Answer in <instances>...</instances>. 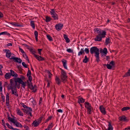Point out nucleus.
Returning <instances> with one entry per match:
<instances>
[{
  "label": "nucleus",
  "mask_w": 130,
  "mask_h": 130,
  "mask_svg": "<svg viewBox=\"0 0 130 130\" xmlns=\"http://www.w3.org/2000/svg\"><path fill=\"white\" fill-rule=\"evenodd\" d=\"M94 30L95 32H97L98 34L94 39L95 41H101L102 38L105 37L106 32L105 31L101 30L98 28H94Z\"/></svg>",
  "instance_id": "1"
},
{
  "label": "nucleus",
  "mask_w": 130,
  "mask_h": 130,
  "mask_svg": "<svg viewBox=\"0 0 130 130\" xmlns=\"http://www.w3.org/2000/svg\"><path fill=\"white\" fill-rule=\"evenodd\" d=\"M90 52L91 54H95L94 56L96 57V60L98 63L100 60L99 49L96 47H92L90 48Z\"/></svg>",
  "instance_id": "2"
},
{
  "label": "nucleus",
  "mask_w": 130,
  "mask_h": 130,
  "mask_svg": "<svg viewBox=\"0 0 130 130\" xmlns=\"http://www.w3.org/2000/svg\"><path fill=\"white\" fill-rule=\"evenodd\" d=\"M61 79L63 83H65L67 81V76L65 71L62 69H61Z\"/></svg>",
  "instance_id": "3"
},
{
  "label": "nucleus",
  "mask_w": 130,
  "mask_h": 130,
  "mask_svg": "<svg viewBox=\"0 0 130 130\" xmlns=\"http://www.w3.org/2000/svg\"><path fill=\"white\" fill-rule=\"evenodd\" d=\"M22 109L26 114L30 116L31 117H32L31 112L32 111V110L30 107H28L26 108H23Z\"/></svg>",
  "instance_id": "4"
},
{
  "label": "nucleus",
  "mask_w": 130,
  "mask_h": 130,
  "mask_svg": "<svg viewBox=\"0 0 130 130\" xmlns=\"http://www.w3.org/2000/svg\"><path fill=\"white\" fill-rule=\"evenodd\" d=\"M84 105L85 107L87 109V113L89 114H91V111L92 109V107L91 104L89 102H86Z\"/></svg>",
  "instance_id": "5"
},
{
  "label": "nucleus",
  "mask_w": 130,
  "mask_h": 130,
  "mask_svg": "<svg viewBox=\"0 0 130 130\" xmlns=\"http://www.w3.org/2000/svg\"><path fill=\"white\" fill-rule=\"evenodd\" d=\"M15 85H16L17 84V83H18L19 84H22V87L24 88H25V87L26 86V82H24L20 78H15Z\"/></svg>",
  "instance_id": "6"
},
{
  "label": "nucleus",
  "mask_w": 130,
  "mask_h": 130,
  "mask_svg": "<svg viewBox=\"0 0 130 130\" xmlns=\"http://www.w3.org/2000/svg\"><path fill=\"white\" fill-rule=\"evenodd\" d=\"M50 12L51 15L52 17L53 18L54 20L58 19V17L57 14L55 13L54 9H52Z\"/></svg>",
  "instance_id": "7"
},
{
  "label": "nucleus",
  "mask_w": 130,
  "mask_h": 130,
  "mask_svg": "<svg viewBox=\"0 0 130 130\" xmlns=\"http://www.w3.org/2000/svg\"><path fill=\"white\" fill-rule=\"evenodd\" d=\"M32 53L34 55V56L38 60L40 61H43L44 60V59L41 56H40L36 54L35 53V52L34 51H32Z\"/></svg>",
  "instance_id": "8"
},
{
  "label": "nucleus",
  "mask_w": 130,
  "mask_h": 130,
  "mask_svg": "<svg viewBox=\"0 0 130 130\" xmlns=\"http://www.w3.org/2000/svg\"><path fill=\"white\" fill-rule=\"evenodd\" d=\"M63 26V24H62L59 23L56 24L55 27L56 29L58 31L60 30Z\"/></svg>",
  "instance_id": "9"
},
{
  "label": "nucleus",
  "mask_w": 130,
  "mask_h": 130,
  "mask_svg": "<svg viewBox=\"0 0 130 130\" xmlns=\"http://www.w3.org/2000/svg\"><path fill=\"white\" fill-rule=\"evenodd\" d=\"M99 109L100 111L102 114L104 115L106 114V112L105 111V109L104 107L103 106H100L99 107Z\"/></svg>",
  "instance_id": "10"
},
{
  "label": "nucleus",
  "mask_w": 130,
  "mask_h": 130,
  "mask_svg": "<svg viewBox=\"0 0 130 130\" xmlns=\"http://www.w3.org/2000/svg\"><path fill=\"white\" fill-rule=\"evenodd\" d=\"M8 90H10L11 89V90H13L15 88H16V87L13 84H10V85H8L7 87Z\"/></svg>",
  "instance_id": "11"
},
{
  "label": "nucleus",
  "mask_w": 130,
  "mask_h": 130,
  "mask_svg": "<svg viewBox=\"0 0 130 130\" xmlns=\"http://www.w3.org/2000/svg\"><path fill=\"white\" fill-rule=\"evenodd\" d=\"M5 52H6V56L7 58H9L11 56V53L10 51L9 50H5Z\"/></svg>",
  "instance_id": "12"
},
{
  "label": "nucleus",
  "mask_w": 130,
  "mask_h": 130,
  "mask_svg": "<svg viewBox=\"0 0 130 130\" xmlns=\"http://www.w3.org/2000/svg\"><path fill=\"white\" fill-rule=\"evenodd\" d=\"M62 63L63 66L64 68L66 69L67 70L68 68L67 66V61L65 59H62Z\"/></svg>",
  "instance_id": "13"
},
{
  "label": "nucleus",
  "mask_w": 130,
  "mask_h": 130,
  "mask_svg": "<svg viewBox=\"0 0 130 130\" xmlns=\"http://www.w3.org/2000/svg\"><path fill=\"white\" fill-rule=\"evenodd\" d=\"M10 74L11 76L13 77H17L18 76V75L17 73L15 72L13 70H10Z\"/></svg>",
  "instance_id": "14"
},
{
  "label": "nucleus",
  "mask_w": 130,
  "mask_h": 130,
  "mask_svg": "<svg viewBox=\"0 0 130 130\" xmlns=\"http://www.w3.org/2000/svg\"><path fill=\"white\" fill-rule=\"evenodd\" d=\"M31 75V72L30 70H28L27 74V76L29 80H32Z\"/></svg>",
  "instance_id": "15"
},
{
  "label": "nucleus",
  "mask_w": 130,
  "mask_h": 130,
  "mask_svg": "<svg viewBox=\"0 0 130 130\" xmlns=\"http://www.w3.org/2000/svg\"><path fill=\"white\" fill-rule=\"evenodd\" d=\"M55 80L57 84L59 85L60 84L61 81L59 77L56 76L55 78Z\"/></svg>",
  "instance_id": "16"
},
{
  "label": "nucleus",
  "mask_w": 130,
  "mask_h": 130,
  "mask_svg": "<svg viewBox=\"0 0 130 130\" xmlns=\"http://www.w3.org/2000/svg\"><path fill=\"white\" fill-rule=\"evenodd\" d=\"M11 59H13V60H14V61L16 62H19V63H21L22 60L20 59H19L17 57H13L11 58Z\"/></svg>",
  "instance_id": "17"
},
{
  "label": "nucleus",
  "mask_w": 130,
  "mask_h": 130,
  "mask_svg": "<svg viewBox=\"0 0 130 130\" xmlns=\"http://www.w3.org/2000/svg\"><path fill=\"white\" fill-rule=\"evenodd\" d=\"M17 113V114L20 116H23V112L20 110L19 108H17L16 110Z\"/></svg>",
  "instance_id": "18"
},
{
  "label": "nucleus",
  "mask_w": 130,
  "mask_h": 130,
  "mask_svg": "<svg viewBox=\"0 0 130 130\" xmlns=\"http://www.w3.org/2000/svg\"><path fill=\"white\" fill-rule=\"evenodd\" d=\"M11 91L12 94L14 95L17 97L18 96V95L17 93V91L16 88H15L14 89Z\"/></svg>",
  "instance_id": "19"
},
{
  "label": "nucleus",
  "mask_w": 130,
  "mask_h": 130,
  "mask_svg": "<svg viewBox=\"0 0 130 130\" xmlns=\"http://www.w3.org/2000/svg\"><path fill=\"white\" fill-rule=\"evenodd\" d=\"M39 124L40 123L36 120H35L33 121L31 124V125L32 126H34V127H36L38 126Z\"/></svg>",
  "instance_id": "20"
},
{
  "label": "nucleus",
  "mask_w": 130,
  "mask_h": 130,
  "mask_svg": "<svg viewBox=\"0 0 130 130\" xmlns=\"http://www.w3.org/2000/svg\"><path fill=\"white\" fill-rule=\"evenodd\" d=\"M10 24L12 25L17 27H22L23 25H20V24H18L17 23L15 22H12L10 23Z\"/></svg>",
  "instance_id": "21"
},
{
  "label": "nucleus",
  "mask_w": 130,
  "mask_h": 130,
  "mask_svg": "<svg viewBox=\"0 0 130 130\" xmlns=\"http://www.w3.org/2000/svg\"><path fill=\"white\" fill-rule=\"evenodd\" d=\"M14 124L17 127H20L21 128L23 127V126L20 123L18 122L17 120Z\"/></svg>",
  "instance_id": "22"
},
{
  "label": "nucleus",
  "mask_w": 130,
  "mask_h": 130,
  "mask_svg": "<svg viewBox=\"0 0 130 130\" xmlns=\"http://www.w3.org/2000/svg\"><path fill=\"white\" fill-rule=\"evenodd\" d=\"M30 89L31 90H32L34 92H35L37 91V87L35 85H34L33 86L32 85Z\"/></svg>",
  "instance_id": "23"
},
{
  "label": "nucleus",
  "mask_w": 130,
  "mask_h": 130,
  "mask_svg": "<svg viewBox=\"0 0 130 130\" xmlns=\"http://www.w3.org/2000/svg\"><path fill=\"white\" fill-rule=\"evenodd\" d=\"M119 119L120 121H125L126 120V118L124 116H123L119 117Z\"/></svg>",
  "instance_id": "24"
},
{
  "label": "nucleus",
  "mask_w": 130,
  "mask_h": 130,
  "mask_svg": "<svg viewBox=\"0 0 130 130\" xmlns=\"http://www.w3.org/2000/svg\"><path fill=\"white\" fill-rule=\"evenodd\" d=\"M11 76L10 73L8 72L6 73L5 75V78L6 79H8L10 78Z\"/></svg>",
  "instance_id": "25"
},
{
  "label": "nucleus",
  "mask_w": 130,
  "mask_h": 130,
  "mask_svg": "<svg viewBox=\"0 0 130 130\" xmlns=\"http://www.w3.org/2000/svg\"><path fill=\"white\" fill-rule=\"evenodd\" d=\"M108 125V127L107 129H106L105 130H113V127L111 125V123L109 122Z\"/></svg>",
  "instance_id": "26"
},
{
  "label": "nucleus",
  "mask_w": 130,
  "mask_h": 130,
  "mask_svg": "<svg viewBox=\"0 0 130 130\" xmlns=\"http://www.w3.org/2000/svg\"><path fill=\"white\" fill-rule=\"evenodd\" d=\"M85 101V100L82 98H79L78 100V102L79 104L84 103Z\"/></svg>",
  "instance_id": "27"
},
{
  "label": "nucleus",
  "mask_w": 130,
  "mask_h": 130,
  "mask_svg": "<svg viewBox=\"0 0 130 130\" xmlns=\"http://www.w3.org/2000/svg\"><path fill=\"white\" fill-rule=\"evenodd\" d=\"M32 80H28L27 81V83L28 84V87L30 88L32 86V83L31 82Z\"/></svg>",
  "instance_id": "28"
},
{
  "label": "nucleus",
  "mask_w": 130,
  "mask_h": 130,
  "mask_svg": "<svg viewBox=\"0 0 130 130\" xmlns=\"http://www.w3.org/2000/svg\"><path fill=\"white\" fill-rule=\"evenodd\" d=\"M63 37L64 39L66 40L67 42L68 43L70 42V40L68 37V36L64 34L63 35Z\"/></svg>",
  "instance_id": "29"
},
{
  "label": "nucleus",
  "mask_w": 130,
  "mask_h": 130,
  "mask_svg": "<svg viewBox=\"0 0 130 130\" xmlns=\"http://www.w3.org/2000/svg\"><path fill=\"white\" fill-rule=\"evenodd\" d=\"M30 25L32 27L33 29H35V22L34 21H31L30 22Z\"/></svg>",
  "instance_id": "30"
},
{
  "label": "nucleus",
  "mask_w": 130,
  "mask_h": 130,
  "mask_svg": "<svg viewBox=\"0 0 130 130\" xmlns=\"http://www.w3.org/2000/svg\"><path fill=\"white\" fill-rule=\"evenodd\" d=\"M1 35H7L10 36V34L7 31H4L0 33V36Z\"/></svg>",
  "instance_id": "31"
},
{
  "label": "nucleus",
  "mask_w": 130,
  "mask_h": 130,
  "mask_svg": "<svg viewBox=\"0 0 130 130\" xmlns=\"http://www.w3.org/2000/svg\"><path fill=\"white\" fill-rule=\"evenodd\" d=\"M38 32L37 31L35 30L34 32V35L35 36V37L36 41L37 42L38 40Z\"/></svg>",
  "instance_id": "32"
},
{
  "label": "nucleus",
  "mask_w": 130,
  "mask_h": 130,
  "mask_svg": "<svg viewBox=\"0 0 130 130\" xmlns=\"http://www.w3.org/2000/svg\"><path fill=\"white\" fill-rule=\"evenodd\" d=\"M52 19L51 17L47 16L45 17V21L46 22H48L50 21Z\"/></svg>",
  "instance_id": "33"
},
{
  "label": "nucleus",
  "mask_w": 130,
  "mask_h": 130,
  "mask_svg": "<svg viewBox=\"0 0 130 130\" xmlns=\"http://www.w3.org/2000/svg\"><path fill=\"white\" fill-rule=\"evenodd\" d=\"M89 59L87 58L86 56H85L83 60V62L85 63H86L88 61Z\"/></svg>",
  "instance_id": "34"
},
{
  "label": "nucleus",
  "mask_w": 130,
  "mask_h": 130,
  "mask_svg": "<svg viewBox=\"0 0 130 130\" xmlns=\"http://www.w3.org/2000/svg\"><path fill=\"white\" fill-rule=\"evenodd\" d=\"M8 119L10 121L12 122L13 124L15 122L16 120L13 118H11L10 117H8Z\"/></svg>",
  "instance_id": "35"
},
{
  "label": "nucleus",
  "mask_w": 130,
  "mask_h": 130,
  "mask_svg": "<svg viewBox=\"0 0 130 130\" xmlns=\"http://www.w3.org/2000/svg\"><path fill=\"white\" fill-rule=\"evenodd\" d=\"M84 53V48H81L80 51L78 52V55L79 56L82 55L83 53Z\"/></svg>",
  "instance_id": "36"
},
{
  "label": "nucleus",
  "mask_w": 130,
  "mask_h": 130,
  "mask_svg": "<svg viewBox=\"0 0 130 130\" xmlns=\"http://www.w3.org/2000/svg\"><path fill=\"white\" fill-rule=\"evenodd\" d=\"M130 109V108L128 107H124L121 110L122 111H124L129 110Z\"/></svg>",
  "instance_id": "37"
},
{
  "label": "nucleus",
  "mask_w": 130,
  "mask_h": 130,
  "mask_svg": "<svg viewBox=\"0 0 130 130\" xmlns=\"http://www.w3.org/2000/svg\"><path fill=\"white\" fill-rule=\"evenodd\" d=\"M53 126V124L52 123L51 124H49L47 128V129H48V130H50V129H51L52 128Z\"/></svg>",
  "instance_id": "38"
},
{
  "label": "nucleus",
  "mask_w": 130,
  "mask_h": 130,
  "mask_svg": "<svg viewBox=\"0 0 130 130\" xmlns=\"http://www.w3.org/2000/svg\"><path fill=\"white\" fill-rule=\"evenodd\" d=\"M46 37L47 39L49 40L50 41H53V39L52 37L50 36L49 35H47Z\"/></svg>",
  "instance_id": "39"
},
{
  "label": "nucleus",
  "mask_w": 130,
  "mask_h": 130,
  "mask_svg": "<svg viewBox=\"0 0 130 130\" xmlns=\"http://www.w3.org/2000/svg\"><path fill=\"white\" fill-rule=\"evenodd\" d=\"M106 66L107 67V69H112V66H111L109 64H105L104 65V66Z\"/></svg>",
  "instance_id": "40"
},
{
  "label": "nucleus",
  "mask_w": 130,
  "mask_h": 130,
  "mask_svg": "<svg viewBox=\"0 0 130 130\" xmlns=\"http://www.w3.org/2000/svg\"><path fill=\"white\" fill-rule=\"evenodd\" d=\"M110 42L109 39V37H108V38H107L106 41H105V43L107 45Z\"/></svg>",
  "instance_id": "41"
},
{
  "label": "nucleus",
  "mask_w": 130,
  "mask_h": 130,
  "mask_svg": "<svg viewBox=\"0 0 130 130\" xmlns=\"http://www.w3.org/2000/svg\"><path fill=\"white\" fill-rule=\"evenodd\" d=\"M130 76V69H129L127 72L124 75L125 77Z\"/></svg>",
  "instance_id": "42"
},
{
  "label": "nucleus",
  "mask_w": 130,
  "mask_h": 130,
  "mask_svg": "<svg viewBox=\"0 0 130 130\" xmlns=\"http://www.w3.org/2000/svg\"><path fill=\"white\" fill-rule=\"evenodd\" d=\"M103 53L104 54L105 56L107 54V48H104L103 51Z\"/></svg>",
  "instance_id": "43"
},
{
  "label": "nucleus",
  "mask_w": 130,
  "mask_h": 130,
  "mask_svg": "<svg viewBox=\"0 0 130 130\" xmlns=\"http://www.w3.org/2000/svg\"><path fill=\"white\" fill-rule=\"evenodd\" d=\"M9 93H7L6 95V100H9Z\"/></svg>",
  "instance_id": "44"
},
{
  "label": "nucleus",
  "mask_w": 130,
  "mask_h": 130,
  "mask_svg": "<svg viewBox=\"0 0 130 130\" xmlns=\"http://www.w3.org/2000/svg\"><path fill=\"white\" fill-rule=\"evenodd\" d=\"M6 126H7L8 128H9L11 129H13V127L11 125H10L8 123H6Z\"/></svg>",
  "instance_id": "45"
},
{
  "label": "nucleus",
  "mask_w": 130,
  "mask_h": 130,
  "mask_svg": "<svg viewBox=\"0 0 130 130\" xmlns=\"http://www.w3.org/2000/svg\"><path fill=\"white\" fill-rule=\"evenodd\" d=\"M42 117H41L37 120V121L40 124L41 123V121L42 120Z\"/></svg>",
  "instance_id": "46"
},
{
  "label": "nucleus",
  "mask_w": 130,
  "mask_h": 130,
  "mask_svg": "<svg viewBox=\"0 0 130 130\" xmlns=\"http://www.w3.org/2000/svg\"><path fill=\"white\" fill-rule=\"evenodd\" d=\"M69 53L73 52V50L71 48L68 49L66 50Z\"/></svg>",
  "instance_id": "47"
},
{
  "label": "nucleus",
  "mask_w": 130,
  "mask_h": 130,
  "mask_svg": "<svg viewBox=\"0 0 130 130\" xmlns=\"http://www.w3.org/2000/svg\"><path fill=\"white\" fill-rule=\"evenodd\" d=\"M47 73L48 74L49 77L50 78L52 76V74L49 71H47Z\"/></svg>",
  "instance_id": "48"
},
{
  "label": "nucleus",
  "mask_w": 130,
  "mask_h": 130,
  "mask_svg": "<svg viewBox=\"0 0 130 130\" xmlns=\"http://www.w3.org/2000/svg\"><path fill=\"white\" fill-rule=\"evenodd\" d=\"M85 51V52L87 54H88L89 53V50L88 49V48H86L85 50H84Z\"/></svg>",
  "instance_id": "49"
},
{
  "label": "nucleus",
  "mask_w": 130,
  "mask_h": 130,
  "mask_svg": "<svg viewBox=\"0 0 130 130\" xmlns=\"http://www.w3.org/2000/svg\"><path fill=\"white\" fill-rule=\"evenodd\" d=\"M23 126L25 129V130H29V129L28 126L24 125Z\"/></svg>",
  "instance_id": "50"
},
{
  "label": "nucleus",
  "mask_w": 130,
  "mask_h": 130,
  "mask_svg": "<svg viewBox=\"0 0 130 130\" xmlns=\"http://www.w3.org/2000/svg\"><path fill=\"white\" fill-rule=\"evenodd\" d=\"M52 117L51 116L49 117H48V118L46 119L45 122L46 123L49 121L51 119Z\"/></svg>",
  "instance_id": "51"
},
{
  "label": "nucleus",
  "mask_w": 130,
  "mask_h": 130,
  "mask_svg": "<svg viewBox=\"0 0 130 130\" xmlns=\"http://www.w3.org/2000/svg\"><path fill=\"white\" fill-rule=\"evenodd\" d=\"M109 64L112 66H114L115 64L114 61H111L110 62Z\"/></svg>",
  "instance_id": "52"
},
{
  "label": "nucleus",
  "mask_w": 130,
  "mask_h": 130,
  "mask_svg": "<svg viewBox=\"0 0 130 130\" xmlns=\"http://www.w3.org/2000/svg\"><path fill=\"white\" fill-rule=\"evenodd\" d=\"M22 64L23 66L25 68H27V65L25 64V63L24 62H23L22 63Z\"/></svg>",
  "instance_id": "53"
},
{
  "label": "nucleus",
  "mask_w": 130,
  "mask_h": 130,
  "mask_svg": "<svg viewBox=\"0 0 130 130\" xmlns=\"http://www.w3.org/2000/svg\"><path fill=\"white\" fill-rule=\"evenodd\" d=\"M21 105L24 108H26L28 107V106H27L26 105H24V104L23 103H22V104H21Z\"/></svg>",
  "instance_id": "54"
},
{
  "label": "nucleus",
  "mask_w": 130,
  "mask_h": 130,
  "mask_svg": "<svg viewBox=\"0 0 130 130\" xmlns=\"http://www.w3.org/2000/svg\"><path fill=\"white\" fill-rule=\"evenodd\" d=\"M6 104L7 106H9V100H6Z\"/></svg>",
  "instance_id": "55"
},
{
  "label": "nucleus",
  "mask_w": 130,
  "mask_h": 130,
  "mask_svg": "<svg viewBox=\"0 0 130 130\" xmlns=\"http://www.w3.org/2000/svg\"><path fill=\"white\" fill-rule=\"evenodd\" d=\"M2 100L4 102H5V96L4 95H2Z\"/></svg>",
  "instance_id": "56"
},
{
  "label": "nucleus",
  "mask_w": 130,
  "mask_h": 130,
  "mask_svg": "<svg viewBox=\"0 0 130 130\" xmlns=\"http://www.w3.org/2000/svg\"><path fill=\"white\" fill-rule=\"evenodd\" d=\"M38 52L39 54L40 55H41V51L42 50V49H38Z\"/></svg>",
  "instance_id": "57"
},
{
  "label": "nucleus",
  "mask_w": 130,
  "mask_h": 130,
  "mask_svg": "<svg viewBox=\"0 0 130 130\" xmlns=\"http://www.w3.org/2000/svg\"><path fill=\"white\" fill-rule=\"evenodd\" d=\"M42 98H40V100L39 101V104L40 105L42 103Z\"/></svg>",
  "instance_id": "58"
},
{
  "label": "nucleus",
  "mask_w": 130,
  "mask_h": 130,
  "mask_svg": "<svg viewBox=\"0 0 130 130\" xmlns=\"http://www.w3.org/2000/svg\"><path fill=\"white\" fill-rule=\"evenodd\" d=\"M57 111L58 112H59L60 113H62L63 112V111L61 109H58L57 110Z\"/></svg>",
  "instance_id": "59"
},
{
  "label": "nucleus",
  "mask_w": 130,
  "mask_h": 130,
  "mask_svg": "<svg viewBox=\"0 0 130 130\" xmlns=\"http://www.w3.org/2000/svg\"><path fill=\"white\" fill-rule=\"evenodd\" d=\"M19 49L20 50V51L22 53H24V52L22 49L20 48Z\"/></svg>",
  "instance_id": "60"
},
{
  "label": "nucleus",
  "mask_w": 130,
  "mask_h": 130,
  "mask_svg": "<svg viewBox=\"0 0 130 130\" xmlns=\"http://www.w3.org/2000/svg\"><path fill=\"white\" fill-rule=\"evenodd\" d=\"M124 129L125 130H130V126H128L127 127L125 128Z\"/></svg>",
  "instance_id": "61"
},
{
  "label": "nucleus",
  "mask_w": 130,
  "mask_h": 130,
  "mask_svg": "<svg viewBox=\"0 0 130 130\" xmlns=\"http://www.w3.org/2000/svg\"><path fill=\"white\" fill-rule=\"evenodd\" d=\"M3 17V14L0 11V18H2Z\"/></svg>",
  "instance_id": "62"
},
{
  "label": "nucleus",
  "mask_w": 130,
  "mask_h": 130,
  "mask_svg": "<svg viewBox=\"0 0 130 130\" xmlns=\"http://www.w3.org/2000/svg\"><path fill=\"white\" fill-rule=\"evenodd\" d=\"M7 45L8 46H12V44L11 43H9L7 44Z\"/></svg>",
  "instance_id": "63"
},
{
  "label": "nucleus",
  "mask_w": 130,
  "mask_h": 130,
  "mask_svg": "<svg viewBox=\"0 0 130 130\" xmlns=\"http://www.w3.org/2000/svg\"><path fill=\"white\" fill-rule=\"evenodd\" d=\"M13 79H11L10 80V84H13Z\"/></svg>",
  "instance_id": "64"
}]
</instances>
